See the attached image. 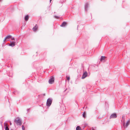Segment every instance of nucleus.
Here are the masks:
<instances>
[{"label": "nucleus", "mask_w": 130, "mask_h": 130, "mask_svg": "<svg viewBox=\"0 0 130 130\" xmlns=\"http://www.w3.org/2000/svg\"><path fill=\"white\" fill-rule=\"evenodd\" d=\"M29 16L28 15H27L25 16V20L26 21H27L29 19Z\"/></svg>", "instance_id": "f8f14e48"}, {"label": "nucleus", "mask_w": 130, "mask_h": 130, "mask_svg": "<svg viewBox=\"0 0 130 130\" xmlns=\"http://www.w3.org/2000/svg\"><path fill=\"white\" fill-rule=\"evenodd\" d=\"M43 95L44 96L45 95V94H43Z\"/></svg>", "instance_id": "393cba45"}, {"label": "nucleus", "mask_w": 130, "mask_h": 130, "mask_svg": "<svg viewBox=\"0 0 130 130\" xmlns=\"http://www.w3.org/2000/svg\"><path fill=\"white\" fill-rule=\"evenodd\" d=\"M54 17L56 19H58L60 18V17L59 16L55 15L54 16Z\"/></svg>", "instance_id": "a211bd4d"}, {"label": "nucleus", "mask_w": 130, "mask_h": 130, "mask_svg": "<svg viewBox=\"0 0 130 130\" xmlns=\"http://www.w3.org/2000/svg\"><path fill=\"white\" fill-rule=\"evenodd\" d=\"M29 110H30V109H27V112H28L29 111Z\"/></svg>", "instance_id": "5701e85b"}, {"label": "nucleus", "mask_w": 130, "mask_h": 130, "mask_svg": "<svg viewBox=\"0 0 130 130\" xmlns=\"http://www.w3.org/2000/svg\"><path fill=\"white\" fill-rule=\"evenodd\" d=\"M11 39L12 40H14V37H12L11 38Z\"/></svg>", "instance_id": "412c9836"}, {"label": "nucleus", "mask_w": 130, "mask_h": 130, "mask_svg": "<svg viewBox=\"0 0 130 130\" xmlns=\"http://www.w3.org/2000/svg\"><path fill=\"white\" fill-rule=\"evenodd\" d=\"M54 82V78L53 77L50 78L49 80L48 83L50 84H52Z\"/></svg>", "instance_id": "20e7f679"}, {"label": "nucleus", "mask_w": 130, "mask_h": 130, "mask_svg": "<svg viewBox=\"0 0 130 130\" xmlns=\"http://www.w3.org/2000/svg\"><path fill=\"white\" fill-rule=\"evenodd\" d=\"M14 122L17 125L20 126L22 124L21 121L19 117L16 118L14 120Z\"/></svg>", "instance_id": "f257e3e1"}, {"label": "nucleus", "mask_w": 130, "mask_h": 130, "mask_svg": "<svg viewBox=\"0 0 130 130\" xmlns=\"http://www.w3.org/2000/svg\"><path fill=\"white\" fill-rule=\"evenodd\" d=\"M37 24L36 25V26L34 27L33 28V30L34 31H36L38 29V26L37 27Z\"/></svg>", "instance_id": "9d476101"}, {"label": "nucleus", "mask_w": 130, "mask_h": 130, "mask_svg": "<svg viewBox=\"0 0 130 130\" xmlns=\"http://www.w3.org/2000/svg\"><path fill=\"white\" fill-rule=\"evenodd\" d=\"M87 73L86 71H85L84 72L83 74V75L82 77V79H84L87 76Z\"/></svg>", "instance_id": "0eeeda50"}, {"label": "nucleus", "mask_w": 130, "mask_h": 130, "mask_svg": "<svg viewBox=\"0 0 130 130\" xmlns=\"http://www.w3.org/2000/svg\"><path fill=\"white\" fill-rule=\"evenodd\" d=\"M67 79L68 80H69L70 79V77H67Z\"/></svg>", "instance_id": "4be33fe9"}, {"label": "nucleus", "mask_w": 130, "mask_h": 130, "mask_svg": "<svg viewBox=\"0 0 130 130\" xmlns=\"http://www.w3.org/2000/svg\"><path fill=\"white\" fill-rule=\"evenodd\" d=\"M11 37V35L7 36H6L4 39V40L3 41L4 42H5V41L6 40H7V39H9Z\"/></svg>", "instance_id": "1a4fd4ad"}, {"label": "nucleus", "mask_w": 130, "mask_h": 130, "mask_svg": "<svg viewBox=\"0 0 130 130\" xmlns=\"http://www.w3.org/2000/svg\"><path fill=\"white\" fill-rule=\"evenodd\" d=\"M105 57V56H102L100 59V61H102L103 60H104Z\"/></svg>", "instance_id": "ddd939ff"}, {"label": "nucleus", "mask_w": 130, "mask_h": 130, "mask_svg": "<svg viewBox=\"0 0 130 130\" xmlns=\"http://www.w3.org/2000/svg\"><path fill=\"white\" fill-rule=\"evenodd\" d=\"M76 130H82L81 128L79 126H77L76 128Z\"/></svg>", "instance_id": "2eb2a0df"}, {"label": "nucleus", "mask_w": 130, "mask_h": 130, "mask_svg": "<svg viewBox=\"0 0 130 130\" xmlns=\"http://www.w3.org/2000/svg\"><path fill=\"white\" fill-rule=\"evenodd\" d=\"M130 121L129 120L126 123V124L125 123V121L124 120L123 121V125L124 127V128L127 127L129 125V123Z\"/></svg>", "instance_id": "7ed1b4c3"}, {"label": "nucleus", "mask_w": 130, "mask_h": 130, "mask_svg": "<svg viewBox=\"0 0 130 130\" xmlns=\"http://www.w3.org/2000/svg\"><path fill=\"white\" fill-rule=\"evenodd\" d=\"M67 24V23L66 22L64 21L62 23L60 26L62 27H64Z\"/></svg>", "instance_id": "9b49d317"}, {"label": "nucleus", "mask_w": 130, "mask_h": 130, "mask_svg": "<svg viewBox=\"0 0 130 130\" xmlns=\"http://www.w3.org/2000/svg\"><path fill=\"white\" fill-rule=\"evenodd\" d=\"M22 129L23 130H24L25 129V127L24 125H22Z\"/></svg>", "instance_id": "6ab92c4d"}, {"label": "nucleus", "mask_w": 130, "mask_h": 130, "mask_svg": "<svg viewBox=\"0 0 130 130\" xmlns=\"http://www.w3.org/2000/svg\"><path fill=\"white\" fill-rule=\"evenodd\" d=\"M10 125H11L12 124L11 122H10Z\"/></svg>", "instance_id": "b1692460"}, {"label": "nucleus", "mask_w": 130, "mask_h": 130, "mask_svg": "<svg viewBox=\"0 0 130 130\" xmlns=\"http://www.w3.org/2000/svg\"><path fill=\"white\" fill-rule=\"evenodd\" d=\"M89 5V4L88 3H86L85 4V10L86 11H87V8L88 7Z\"/></svg>", "instance_id": "6e6552de"}, {"label": "nucleus", "mask_w": 130, "mask_h": 130, "mask_svg": "<svg viewBox=\"0 0 130 130\" xmlns=\"http://www.w3.org/2000/svg\"><path fill=\"white\" fill-rule=\"evenodd\" d=\"M10 43L9 44V45L11 46L12 47H13L15 45V42L14 41H10Z\"/></svg>", "instance_id": "423d86ee"}, {"label": "nucleus", "mask_w": 130, "mask_h": 130, "mask_svg": "<svg viewBox=\"0 0 130 130\" xmlns=\"http://www.w3.org/2000/svg\"><path fill=\"white\" fill-rule=\"evenodd\" d=\"M83 116L84 118H85L86 117V113L85 112H84L83 114Z\"/></svg>", "instance_id": "dca6fc26"}, {"label": "nucleus", "mask_w": 130, "mask_h": 130, "mask_svg": "<svg viewBox=\"0 0 130 130\" xmlns=\"http://www.w3.org/2000/svg\"><path fill=\"white\" fill-rule=\"evenodd\" d=\"M8 75L10 77H12V74H10L9 75Z\"/></svg>", "instance_id": "aec40b11"}, {"label": "nucleus", "mask_w": 130, "mask_h": 130, "mask_svg": "<svg viewBox=\"0 0 130 130\" xmlns=\"http://www.w3.org/2000/svg\"><path fill=\"white\" fill-rule=\"evenodd\" d=\"M18 93V92L16 90H15L13 92V93L15 94H16L17 93Z\"/></svg>", "instance_id": "f3484780"}, {"label": "nucleus", "mask_w": 130, "mask_h": 130, "mask_svg": "<svg viewBox=\"0 0 130 130\" xmlns=\"http://www.w3.org/2000/svg\"><path fill=\"white\" fill-rule=\"evenodd\" d=\"M51 0H50V2H51Z\"/></svg>", "instance_id": "bb28decb"}, {"label": "nucleus", "mask_w": 130, "mask_h": 130, "mask_svg": "<svg viewBox=\"0 0 130 130\" xmlns=\"http://www.w3.org/2000/svg\"><path fill=\"white\" fill-rule=\"evenodd\" d=\"M92 130H94V129H92Z\"/></svg>", "instance_id": "a878e982"}, {"label": "nucleus", "mask_w": 130, "mask_h": 130, "mask_svg": "<svg viewBox=\"0 0 130 130\" xmlns=\"http://www.w3.org/2000/svg\"><path fill=\"white\" fill-rule=\"evenodd\" d=\"M117 117V114L116 113H114L112 114L110 116V119L115 118Z\"/></svg>", "instance_id": "39448f33"}, {"label": "nucleus", "mask_w": 130, "mask_h": 130, "mask_svg": "<svg viewBox=\"0 0 130 130\" xmlns=\"http://www.w3.org/2000/svg\"><path fill=\"white\" fill-rule=\"evenodd\" d=\"M5 130H9V129L8 127V126L7 124H6Z\"/></svg>", "instance_id": "4468645a"}, {"label": "nucleus", "mask_w": 130, "mask_h": 130, "mask_svg": "<svg viewBox=\"0 0 130 130\" xmlns=\"http://www.w3.org/2000/svg\"><path fill=\"white\" fill-rule=\"evenodd\" d=\"M52 98H48L47 99L46 104V105L47 106L49 107L51 105L52 102Z\"/></svg>", "instance_id": "f03ea898"}]
</instances>
